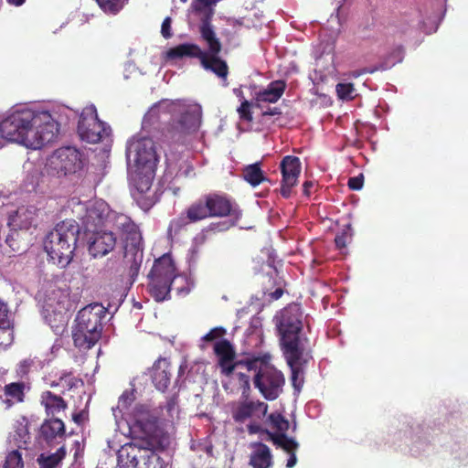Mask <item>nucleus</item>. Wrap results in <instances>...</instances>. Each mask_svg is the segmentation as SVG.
<instances>
[{"instance_id":"obj_15","label":"nucleus","mask_w":468,"mask_h":468,"mask_svg":"<svg viewBox=\"0 0 468 468\" xmlns=\"http://www.w3.org/2000/svg\"><path fill=\"white\" fill-rule=\"evenodd\" d=\"M69 296V293L67 288L62 289L58 287L51 288L46 294L44 305L46 311L48 313L53 312L55 315L58 316V324H52L51 321L48 320V324L57 334L63 330L66 324V319L62 312L67 311L70 306Z\"/></svg>"},{"instance_id":"obj_21","label":"nucleus","mask_w":468,"mask_h":468,"mask_svg":"<svg viewBox=\"0 0 468 468\" xmlns=\"http://www.w3.org/2000/svg\"><path fill=\"white\" fill-rule=\"evenodd\" d=\"M241 401L233 412V418L236 421L243 422L250 418L261 419L265 416L268 410V405L262 401L249 400L247 398H242Z\"/></svg>"},{"instance_id":"obj_58","label":"nucleus","mask_w":468,"mask_h":468,"mask_svg":"<svg viewBox=\"0 0 468 468\" xmlns=\"http://www.w3.org/2000/svg\"><path fill=\"white\" fill-rule=\"evenodd\" d=\"M200 347H201L202 349H204L206 346H205V345H204V344H201V345H200Z\"/></svg>"},{"instance_id":"obj_3","label":"nucleus","mask_w":468,"mask_h":468,"mask_svg":"<svg viewBox=\"0 0 468 468\" xmlns=\"http://www.w3.org/2000/svg\"><path fill=\"white\" fill-rule=\"evenodd\" d=\"M179 115L176 123H174L164 133V142L168 144H183L187 136L197 131L201 121L200 105L183 101L163 100L154 105L144 115L143 126L144 128L153 125L156 121L166 116Z\"/></svg>"},{"instance_id":"obj_2","label":"nucleus","mask_w":468,"mask_h":468,"mask_svg":"<svg viewBox=\"0 0 468 468\" xmlns=\"http://www.w3.org/2000/svg\"><path fill=\"white\" fill-rule=\"evenodd\" d=\"M1 136L31 149L52 143L58 133V120L49 112L21 109L0 122Z\"/></svg>"},{"instance_id":"obj_57","label":"nucleus","mask_w":468,"mask_h":468,"mask_svg":"<svg viewBox=\"0 0 468 468\" xmlns=\"http://www.w3.org/2000/svg\"><path fill=\"white\" fill-rule=\"evenodd\" d=\"M249 429H250V431L251 433L256 432V428H255L254 426L250 425V426L249 427Z\"/></svg>"},{"instance_id":"obj_19","label":"nucleus","mask_w":468,"mask_h":468,"mask_svg":"<svg viewBox=\"0 0 468 468\" xmlns=\"http://www.w3.org/2000/svg\"><path fill=\"white\" fill-rule=\"evenodd\" d=\"M281 170L282 174L281 194L284 197H289L291 189L296 185L301 173L300 159L292 155L284 156L281 162Z\"/></svg>"},{"instance_id":"obj_47","label":"nucleus","mask_w":468,"mask_h":468,"mask_svg":"<svg viewBox=\"0 0 468 468\" xmlns=\"http://www.w3.org/2000/svg\"><path fill=\"white\" fill-rule=\"evenodd\" d=\"M364 176L363 175H359L358 176H354L349 178L348 186L352 190H360L363 187Z\"/></svg>"},{"instance_id":"obj_30","label":"nucleus","mask_w":468,"mask_h":468,"mask_svg":"<svg viewBox=\"0 0 468 468\" xmlns=\"http://www.w3.org/2000/svg\"><path fill=\"white\" fill-rule=\"evenodd\" d=\"M24 384L11 383L5 387L4 394L0 399L6 404V408H10L15 402H21L24 397Z\"/></svg>"},{"instance_id":"obj_49","label":"nucleus","mask_w":468,"mask_h":468,"mask_svg":"<svg viewBox=\"0 0 468 468\" xmlns=\"http://www.w3.org/2000/svg\"><path fill=\"white\" fill-rule=\"evenodd\" d=\"M335 241L337 248H345L346 246V236L345 234L336 236Z\"/></svg>"},{"instance_id":"obj_22","label":"nucleus","mask_w":468,"mask_h":468,"mask_svg":"<svg viewBox=\"0 0 468 468\" xmlns=\"http://www.w3.org/2000/svg\"><path fill=\"white\" fill-rule=\"evenodd\" d=\"M209 211V207L206 202V197L203 196L187 207L186 210V217H180L179 218L173 220L171 227L176 225L177 228H181L188 222L195 223L207 218H210Z\"/></svg>"},{"instance_id":"obj_28","label":"nucleus","mask_w":468,"mask_h":468,"mask_svg":"<svg viewBox=\"0 0 468 468\" xmlns=\"http://www.w3.org/2000/svg\"><path fill=\"white\" fill-rule=\"evenodd\" d=\"M273 443L282 449H283L285 452H287L290 454V457L287 461L286 467L287 468H292L297 462V458L295 455V451L298 449V442L292 439L289 438L287 436H280V437H273Z\"/></svg>"},{"instance_id":"obj_45","label":"nucleus","mask_w":468,"mask_h":468,"mask_svg":"<svg viewBox=\"0 0 468 468\" xmlns=\"http://www.w3.org/2000/svg\"><path fill=\"white\" fill-rule=\"evenodd\" d=\"M7 324H11L9 319V311L7 305L0 301V326Z\"/></svg>"},{"instance_id":"obj_1","label":"nucleus","mask_w":468,"mask_h":468,"mask_svg":"<svg viewBox=\"0 0 468 468\" xmlns=\"http://www.w3.org/2000/svg\"><path fill=\"white\" fill-rule=\"evenodd\" d=\"M80 209H85V214L80 219L87 233L106 227H112L117 231L126 235L124 260L126 263L130 264L129 275L134 282L143 262L142 237L137 226L128 216L110 210L109 206L102 200L80 205Z\"/></svg>"},{"instance_id":"obj_17","label":"nucleus","mask_w":468,"mask_h":468,"mask_svg":"<svg viewBox=\"0 0 468 468\" xmlns=\"http://www.w3.org/2000/svg\"><path fill=\"white\" fill-rule=\"evenodd\" d=\"M283 355L291 368L292 384L294 389L299 392L303 384V366L312 358L311 349L304 348L303 346H300L299 349L291 350V356H289L288 351H283Z\"/></svg>"},{"instance_id":"obj_23","label":"nucleus","mask_w":468,"mask_h":468,"mask_svg":"<svg viewBox=\"0 0 468 468\" xmlns=\"http://www.w3.org/2000/svg\"><path fill=\"white\" fill-rule=\"evenodd\" d=\"M170 362L166 358H159L154 362L151 369L153 383L160 391H165L170 384Z\"/></svg>"},{"instance_id":"obj_36","label":"nucleus","mask_w":468,"mask_h":468,"mask_svg":"<svg viewBox=\"0 0 468 468\" xmlns=\"http://www.w3.org/2000/svg\"><path fill=\"white\" fill-rule=\"evenodd\" d=\"M134 399L135 397L133 390H125L119 398L116 409H112L115 418L117 417L115 413L116 410H119L120 412L127 410L131 404L133 403V401L134 400Z\"/></svg>"},{"instance_id":"obj_8","label":"nucleus","mask_w":468,"mask_h":468,"mask_svg":"<svg viewBox=\"0 0 468 468\" xmlns=\"http://www.w3.org/2000/svg\"><path fill=\"white\" fill-rule=\"evenodd\" d=\"M148 278L150 293L156 302L166 300L173 286L185 280L184 277L176 275L174 262L167 254L154 261Z\"/></svg>"},{"instance_id":"obj_27","label":"nucleus","mask_w":468,"mask_h":468,"mask_svg":"<svg viewBox=\"0 0 468 468\" xmlns=\"http://www.w3.org/2000/svg\"><path fill=\"white\" fill-rule=\"evenodd\" d=\"M41 434L46 441H50L56 438H62L65 433L64 422L59 419H51L41 426Z\"/></svg>"},{"instance_id":"obj_10","label":"nucleus","mask_w":468,"mask_h":468,"mask_svg":"<svg viewBox=\"0 0 468 468\" xmlns=\"http://www.w3.org/2000/svg\"><path fill=\"white\" fill-rule=\"evenodd\" d=\"M126 159L130 169L154 170L158 161L154 141L142 134L133 136L127 143Z\"/></svg>"},{"instance_id":"obj_33","label":"nucleus","mask_w":468,"mask_h":468,"mask_svg":"<svg viewBox=\"0 0 468 468\" xmlns=\"http://www.w3.org/2000/svg\"><path fill=\"white\" fill-rule=\"evenodd\" d=\"M242 176L252 186L260 185L266 179L261 169V163H255L245 166L243 168Z\"/></svg>"},{"instance_id":"obj_56","label":"nucleus","mask_w":468,"mask_h":468,"mask_svg":"<svg viewBox=\"0 0 468 468\" xmlns=\"http://www.w3.org/2000/svg\"><path fill=\"white\" fill-rule=\"evenodd\" d=\"M175 289L177 291V292H178V293H182V292H184L185 294H186V293H188V292H189V289H186V290H185V289H183V288H181V287H176V288H175Z\"/></svg>"},{"instance_id":"obj_43","label":"nucleus","mask_w":468,"mask_h":468,"mask_svg":"<svg viewBox=\"0 0 468 468\" xmlns=\"http://www.w3.org/2000/svg\"><path fill=\"white\" fill-rule=\"evenodd\" d=\"M226 334V330L223 327H215L206 334L202 338V343L213 342L219 339Z\"/></svg>"},{"instance_id":"obj_12","label":"nucleus","mask_w":468,"mask_h":468,"mask_svg":"<svg viewBox=\"0 0 468 468\" xmlns=\"http://www.w3.org/2000/svg\"><path fill=\"white\" fill-rule=\"evenodd\" d=\"M259 362L258 360H256ZM252 369L256 370L253 378L254 386L260 390L262 396L268 400L276 399L282 390L284 378L281 371L277 370L273 366L260 362Z\"/></svg>"},{"instance_id":"obj_24","label":"nucleus","mask_w":468,"mask_h":468,"mask_svg":"<svg viewBox=\"0 0 468 468\" xmlns=\"http://www.w3.org/2000/svg\"><path fill=\"white\" fill-rule=\"evenodd\" d=\"M37 216V208L35 206H23L10 218L9 224L14 228L27 229L34 224Z\"/></svg>"},{"instance_id":"obj_5","label":"nucleus","mask_w":468,"mask_h":468,"mask_svg":"<svg viewBox=\"0 0 468 468\" xmlns=\"http://www.w3.org/2000/svg\"><path fill=\"white\" fill-rule=\"evenodd\" d=\"M80 227L69 219L58 223L44 240V249L53 263L64 268L72 260L76 248Z\"/></svg>"},{"instance_id":"obj_52","label":"nucleus","mask_w":468,"mask_h":468,"mask_svg":"<svg viewBox=\"0 0 468 468\" xmlns=\"http://www.w3.org/2000/svg\"><path fill=\"white\" fill-rule=\"evenodd\" d=\"M283 293V291L281 288L276 289L273 292L271 293V298L274 300H278Z\"/></svg>"},{"instance_id":"obj_7","label":"nucleus","mask_w":468,"mask_h":468,"mask_svg":"<svg viewBox=\"0 0 468 468\" xmlns=\"http://www.w3.org/2000/svg\"><path fill=\"white\" fill-rule=\"evenodd\" d=\"M302 317L303 314L298 304H289L282 309L276 316V326L281 335V342L283 351L299 349L300 346L304 348H310L308 339L302 334Z\"/></svg>"},{"instance_id":"obj_55","label":"nucleus","mask_w":468,"mask_h":468,"mask_svg":"<svg viewBox=\"0 0 468 468\" xmlns=\"http://www.w3.org/2000/svg\"><path fill=\"white\" fill-rule=\"evenodd\" d=\"M7 2L11 5L18 6L21 5L25 2V0H7Z\"/></svg>"},{"instance_id":"obj_34","label":"nucleus","mask_w":468,"mask_h":468,"mask_svg":"<svg viewBox=\"0 0 468 468\" xmlns=\"http://www.w3.org/2000/svg\"><path fill=\"white\" fill-rule=\"evenodd\" d=\"M66 451L64 447L59 448L55 453L45 455L41 454L37 461L40 468H55L65 457Z\"/></svg>"},{"instance_id":"obj_20","label":"nucleus","mask_w":468,"mask_h":468,"mask_svg":"<svg viewBox=\"0 0 468 468\" xmlns=\"http://www.w3.org/2000/svg\"><path fill=\"white\" fill-rule=\"evenodd\" d=\"M134 424L146 436H152L156 429L157 412L151 410L147 405H136L133 411Z\"/></svg>"},{"instance_id":"obj_14","label":"nucleus","mask_w":468,"mask_h":468,"mask_svg":"<svg viewBox=\"0 0 468 468\" xmlns=\"http://www.w3.org/2000/svg\"><path fill=\"white\" fill-rule=\"evenodd\" d=\"M78 133L82 141L90 144H97L108 135V129L105 123L99 120L94 105L83 109L78 124Z\"/></svg>"},{"instance_id":"obj_40","label":"nucleus","mask_w":468,"mask_h":468,"mask_svg":"<svg viewBox=\"0 0 468 468\" xmlns=\"http://www.w3.org/2000/svg\"><path fill=\"white\" fill-rule=\"evenodd\" d=\"M99 5L105 11L116 13L122 8L127 0H96Z\"/></svg>"},{"instance_id":"obj_26","label":"nucleus","mask_w":468,"mask_h":468,"mask_svg":"<svg viewBox=\"0 0 468 468\" xmlns=\"http://www.w3.org/2000/svg\"><path fill=\"white\" fill-rule=\"evenodd\" d=\"M285 90V83L283 81H272L263 90L259 91L256 94V101L258 103L261 102H276L283 94Z\"/></svg>"},{"instance_id":"obj_42","label":"nucleus","mask_w":468,"mask_h":468,"mask_svg":"<svg viewBox=\"0 0 468 468\" xmlns=\"http://www.w3.org/2000/svg\"><path fill=\"white\" fill-rule=\"evenodd\" d=\"M216 3L217 0H195L192 6L197 11L212 13V6H214Z\"/></svg>"},{"instance_id":"obj_18","label":"nucleus","mask_w":468,"mask_h":468,"mask_svg":"<svg viewBox=\"0 0 468 468\" xmlns=\"http://www.w3.org/2000/svg\"><path fill=\"white\" fill-rule=\"evenodd\" d=\"M214 351L218 357V364L220 366L221 372L225 376H229L234 369H238L239 367H245L248 371L256 367L257 361L248 362L245 364H233L232 362L235 358V351L228 340L223 339L217 341L214 345Z\"/></svg>"},{"instance_id":"obj_59","label":"nucleus","mask_w":468,"mask_h":468,"mask_svg":"<svg viewBox=\"0 0 468 468\" xmlns=\"http://www.w3.org/2000/svg\"><path fill=\"white\" fill-rule=\"evenodd\" d=\"M74 420H75V421H78V420H80V418L75 417Z\"/></svg>"},{"instance_id":"obj_44","label":"nucleus","mask_w":468,"mask_h":468,"mask_svg":"<svg viewBox=\"0 0 468 468\" xmlns=\"http://www.w3.org/2000/svg\"><path fill=\"white\" fill-rule=\"evenodd\" d=\"M250 102L245 100L241 102V105L238 109L240 118L249 122L252 120V116L250 112Z\"/></svg>"},{"instance_id":"obj_11","label":"nucleus","mask_w":468,"mask_h":468,"mask_svg":"<svg viewBox=\"0 0 468 468\" xmlns=\"http://www.w3.org/2000/svg\"><path fill=\"white\" fill-rule=\"evenodd\" d=\"M80 166V152L73 147H62L48 158L44 169L48 176L61 177L76 173Z\"/></svg>"},{"instance_id":"obj_16","label":"nucleus","mask_w":468,"mask_h":468,"mask_svg":"<svg viewBox=\"0 0 468 468\" xmlns=\"http://www.w3.org/2000/svg\"><path fill=\"white\" fill-rule=\"evenodd\" d=\"M115 228L105 229L88 232L89 253L94 257H103L113 250L116 246Z\"/></svg>"},{"instance_id":"obj_48","label":"nucleus","mask_w":468,"mask_h":468,"mask_svg":"<svg viewBox=\"0 0 468 468\" xmlns=\"http://www.w3.org/2000/svg\"><path fill=\"white\" fill-rule=\"evenodd\" d=\"M161 33L164 37L168 38L171 37V18L166 17L162 24Z\"/></svg>"},{"instance_id":"obj_51","label":"nucleus","mask_w":468,"mask_h":468,"mask_svg":"<svg viewBox=\"0 0 468 468\" xmlns=\"http://www.w3.org/2000/svg\"><path fill=\"white\" fill-rule=\"evenodd\" d=\"M281 113H282V112H281L280 108L274 107L272 109H270V110L264 112L263 115L264 116H266V115H279Z\"/></svg>"},{"instance_id":"obj_32","label":"nucleus","mask_w":468,"mask_h":468,"mask_svg":"<svg viewBox=\"0 0 468 468\" xmlns=\"http://www.w3.org/2000/svg\"><path fill=\"white\" fill-rule=\"evenodd\" d=\"M269 421L271 428L276 431V433L266 431L270 440L273 441V437L286 436L285 432L289 429V421L286 419L279 413H271L269 416Z\"/></svg>"},{"instance_id":"obj_6","label":"nucleus","mask_w":468,"mask_h":468,"mask_svg":"<svg viewBox=\"0 0 468 468\" xmlns=\"http://www.w3.org/2000/svg\"><path fill=\"white\" fill-rule=\"evenodd\" d=\"M106 314L107 309L98 303H90L79 311L72 328L75 346L87 350L100 340L103 327L102 321Z\"/></svg>"},{"instance_id":"obj_54","label":"nucleus","mask_w":468,"mask_h":468,"mask_svg":"<svg viewBox=\"0 0 468 468\" xmlns=\"http://www.w3.org/2000/svg\"><path fill=\"white\" fill-rule=\"evenodd\" d=\"M375 70H376L375 69H364L361 72H356V71L353 72V76L357 77L362 73H373V72H375Z\"/></svg>"},{"instance_id":"obj_35","label":"nucleus","mask_w":468,"mask_h":468,"mask_svg":"<svg viewBox=\"0 0 468 468\" xmlns=\"http://www.w3.org/2000/svg\"><path fill=\"white\" fill-rule=\"evenodd\" d=\"M228 377H231V378L239 385L240 388H242L241 398L249 397L250 377L248 375L242 371L238 372L234 369Z\"/></svg>"},{"instance_id":"obj_60","label":"nucleus","mask_w":468,"mask_h":468,"mask_svg":"<svg viewBox=\"0 0 468 468\" xmlns=\"http://www.w3.org/2000/svg\"><path fill=\"white\" fill-rule=\"evenodd\" d=\"M74 420H75V421H78V420H80V418L75 417Z\"/></svg>"},{"instance_id":"obj_13","label":"nucleus","mask_w":468,"mask_h":468,"mask_svg":"<svg viewBox=\"0 0 468 468\" xmlns=\"http://www.w3.org/2000/svg\"><path fill=\"white\" fill-rule=\"evenodd\" d=\"M206 202L209 207L210 217H230L227 221L211 223L209 229L216 231H225L234 226L241 217V212L237 206L227 197L216 193L205 196Z\"/></svg>"},{"instance_id":"obj_31","label":"nucleus","mask_w":468,"mask_h":468,"mask_svg":"<svg viewBox=\"0 0 468 468\" xmlns=\"http://www.w3.org/2000/svg\"><path fill=\"white\" fill-rule=\"evenodd\" d=\"M23 168L26 173L25 182L28 186H30V189L28 190H35L40 180L41 165L27 161L24 164Z\"/></svg>"},{"instance_id":"obj_4","label":"nucleus","mask_w":468,"mask_h":468,"mask_svg":"<svg viewBox=\"0 0 468 468\" xmlns=\"http://www.w3.org/2000/svg\"><path fill=\"white\" fill-rule=\"evenodd\" d=\"M200 33L208 47V53L202 51L197 45L181 44L170 48L167 51V56L170 58H180L183 57L199 58L203 67L221 78L224 81V85L227 86L228 65L224 60L217 57L221 50V44L218 38H217L207 18L202 21Z\"/></svg>"},{"instance_id":"obj_25","label":"nucleus","mask_w":468,"mask_h":468,"mask_svg":"<svg viewBox=\"0 0 468 468\" xmlns=\"http://www.w3.org/2000/svg\"><path fill=\"white\" fill-rule=\"evenodd\" d=\"M253 451L250 455V463L254 468H268L272 463V455L270 448L263 443H254Z\"/></svg>"},{"instance_id":"obj_38","label":"nucleus","mask_w":468,"mask_h":468,"mask_svg":"<svg viewBox=\"0 0 468 468\" xmlns=\"http://www.w3.org/2000/svg\"><path fill=\"white\" fill-rule=\"evenodd\" d=\"M3 468H24L22 455L19 451L14 450L6 455Z\"/></svg>"},{"instance_id":"obj_37","label":"nucleus","mask_w":468,"mask_h":468,"mask_svg":"<svg viewBox=\"0 0 468 468\" xmlns=\"http://www.w3.org/2000/svg\"><path fill=\"white\" fill-rule=\"evenodd\" d=\"M335 90L341 100L349 101L356 96V90L352 83H338Z\"/></svg>"},{"instance_id":"obj_29","label":"nucleus","mask_w":468,"mask_h":468,"mask_svg":"<svg viewBox=\"0 0 468 468\" xmlns=\"http://www.w3.org/2000/svg\"><path fill=\"white\" fill-rule=\"evenodd\" d=\"M41 402L48 415H55L67 407L66 402L60 396H57L50 391H46L42 394Z\"/></svg>"},{"instance_id":"obj_50","label":"nucleus","mask_w":468,"mask_h":468,"mask_svg":"<svg viewBox=\"0 0 468 468\" xmlns=\"http://www.w3.org/2000/svg\"><path fill=\"white\" fill-rule=\"evenodd\" d=\"M135 69H136V68H135L134 64L127 63L125 65V69H124V78L128 79L129 78L128 73H133V71H135Z\"/></svg>"},{"instance_id":"obj_46","label":"nucleus","mask_w":468,"mask_h":468,"mask_svg":"<svg viewBox=\"0 0 468 468\" xmlns=\"http://www.w3.org/2000/svg\"><path fill=\"white\" fill-rule=\"evenodd\" d=\"M33 360L31 358H26L24 360H22L19 364H18V367H17V373L23 377L25 375L27 374V372L29 371L30 367H32L33 365Z\"/></svg>"},{"instance_id":"obj_9","label":"nucleus","mask_w":468,"mask_h":468,"mask_svg":"<svg viewBox=\"0 0 468 468\" xmlns=\"http://www.w3.org/2000/svg\"><path fill=\"white\" fill-rule=\"evenodd\" d=\"M120 468H161L160 457L148 441L129 442L117 451Z\"/></svg>"},{"instance_id":"obj_41","label":"nucleus","mask_w":468,"mask_h":468,"mask_svg":"<svg viewBox=\"0 0 468 468\" xmlns=\"http://www.w3.org/2000/svg\"><path fill=\"white\" fill-rule=\"evenodd\" d=\"M13 330L11 324L0 326V346H8L13 342Z\"/></svg>"},{"instance_id":"obj_39","label":"nucleus","mask_w":468,"mask_h":468,"mask_svg":"<svg viewBox=\"0 0 468 468\" xmlns=\"http://www.w3.org/2000/svg\"><path fill=\"white\" fill-rule=\"evenodd\" d=\"M153 172L147 170H136L135 173L143 174L144 176L136 183V188L141 193H146L152 186Z\"/></svg>"},{"instance_id":"obj_53","label":"nucleus","mask_w":468,"mask_h":468,"mask_svg":"<svg viewBox=\"0 0 468 468\" xmlns=\"http://www.w3.org/2000/svg\"><path fill=\"white\" fill-rule=\"evenodd\" d=\"M312 186H313V182H311V181H306L303 184V192H304L305 195H309V189Z\"/></svg>"}]
</instances>
